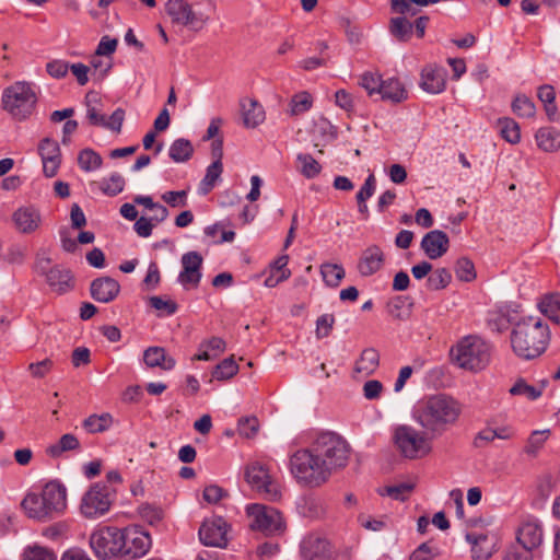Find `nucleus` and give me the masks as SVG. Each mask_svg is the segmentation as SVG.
<instances>
[{
	"label": "nucleus",
	"mask_w": 560,
	"mask_h": 560,
	"mask_svg": "<svg viewBox=\"0 0 560 560\" xmlns=\"http://www.w3.org/2000/svg\"><path fill=\"white\" fill-rule=\"evenodd\" d=\"M535 139L539 149L545 152H556L560 149V132L553 127H541Z\"/></svg>",
	"instance_id": "obj_31"
},
{
	"label": "nucleus",
	"mask_w": 560,
	"mask_h": 560,
	"mask_svg": "<svg viewBox=\"0 0 560 560\" xmlns=\"http://www.w3.org/2000/svg\"><path fill=\"white\" fill-rule=\"evenodd\" d=\"M382 78L377 73L364 72L360 77L359 84L368 92L370 96L378 94L382 88Z\"/></svg>",
	"instance_id": "obj_52"
},
{
	"label": "nucleus",
	"mask_w": 560,
	"mask_h": 560,
	"mask_svg": "<svg viewBox=\"0 0 560 560\" xmlns=\"http://www.w3.org/2000/svg\"><path fill=\"white\" fill-rule=\"evenodd\" d=\"M149 304L156 311L163 312L165 315H173L178 306L176 302L172 300H164L162 296H151L149 299Z\"/></svg>",
	"instance_id": "obj_57"
},
{
	"label": "nucleus",
	"mask_w": 560,
	"mask_h": 560,
	"mask_svg": "<svg viewBox=\"0 0 560 560\" xmlns=\"http://www.w3.org/2000/svg\"><path fill=\"white\" fill-rule=\"evenodd\" d=\"M165 11L173 24L195 32L200 31L206 23V20L196 13L186 0H168L165 4Z\"/></svg>",
	"instance_id": "obj_13"
},
{
	"label": "nucleus",
	"mask_w": 560,
	"mask_h": 560,
	"mask_svg": "<svg viewBox=\"0 0 560 560\" xmlns=\"http://www.w3.org/2000/svg\"><path fill=\"white\" fill-rule=\"evenodd\" d=\"M80 448V442L74 434L67 433L60 436L57 443L46 448V454L52 458H58L65 452L75 451Z\"/></svg>",
	"instance_id": "obj_32"
},
{
	"label": "nucleus",
	"mask_w": 560,
	"mask_h": 560,
	"mask_svg": "<svg viewBox=\"0 0 560 560\" xmlns=\"http://www.w3.org/2000/svg\"><path fill=\"white\" fill-rule=\"evenodd\" d=\"M299 513L304 517L315 520L324 515V508L317 499L304 497L299 504Z\"/></svg>",
	"instance_id": "obj_40"
},
{
	"label": "nucleus",
	"mask_w": 560,
	"mask_h": 560,
	"mask_svg": "<svg viewBox=\"0 0 560 560\" xmlns=\"http://www.w3.org/2000/svg\"><path fill=\"white\" fill-rule=\"evenodd\" d=\"M393 440L400 455L408 459L422 458L432 450L427 433L417 431L409 425L397 427Z\"/></svg>",
	"instance_id": "obj_8"
},
{
	"label": "nucleus",
	"mask_w": 560,
	"mask_h": 560,
	"mask_svg": "<svg viewBox=\"0 0 560 560\" xmlns=\"http://www.w3.org/2000/svg\"><path fill=\"white\" fill-rule=\"evenodd\" d=\"M38 154L43 162V173L46 177L57 175L61 164V150L56 140L44 138L38 143Z\"/></svg>",
	"instance_id": "obj_18"
},
{
	"label": "nucleus",
	"mask_w": 560,
	"mask_h": 560,
	"mask_svg": "<svg viewBox=\"0 0 560 560\" xmlns=\"http://www.w3.org/2000/svg\"><path fill=\"white\" fill-rule=\"evenodd\" d=\"M12 220L20 233L31 234L40 226L42 215L34 207H21L14 211Z\"/></svg>",
	"instance_id": "obj_23"
},
{
	"label": "nucleus",
	"mask_w": 560,
	"mask_h": 560,
	"mask_svg": "<svg viewBox=\"0 0 560 560\" xmlns=\"http://www.w3.org/2000/svg\"><path fill=\"white\" fill-rule=\"evenodd\" d=\"M539 308L550 319L560 324V294L545 296L539 303Z\"/></svg>",
	"instance_id": "obj_39"
},
{
	"label": "nucleus",
	"mask_w": 560,
	"mask_h": 560,
	"mask_svg": "<svg viewBox=\"0 0 560 560\" xmlns=\"http://www.w3.org/2000/svg\"><path fill=\"white\" fill-rule=\"evenodd\" d=\"M90 546L101 560L121 557L124 547L122 529L115 526L100 527L91 534Z\"/></svg>",
	"instance_id": "obj_9"
},
{
	"label": "nucleus",
	"mask_w": 560,
	"mask_h": 560,
	"mask_svg": "<svg viewBox=\"0 0 560 560\" xmlns=\"http://www.w3.org/2000/svg\"><path fill=\"white\" fill-rule=\"evenodd\" d=\"M462 404L446 394L428 397L418 409L417 420L423 429L441 435L455 425L462 415Z\"/></svg>",
	"instance_id": "obj_1"
},
{
	"label": "nucleus",
	"mask_w": 560,
	"mask_h": 560,
	"mask_svg": "<svg viewBox=\"0 0 560 560\" xmlns=\"http://www.w3.org/2000/svg\"><path fill=\"white\" fill-rule=\"evenodd\" d=\"M124 547L121 557L127 560H132L144 556L152 544L150 535L142 530L139 526L122 529Z\"/></svg>",
	"instance_id": "obj_15"
},
{
	"label": "nucleus",
	"mask_w": 560,
	"mask_h": 560,
	"mask_svg": "<svg viewBox=\"0 0 560 560\" xmlns=\"http://www.w3.org/2000/svg\"><path fill=\"white\" fill-rule=\"evenodd\" d=\"M452 361L460 369L477 372L490 362V346L478 336L463 337L451 348Z\"/></svg>",
	"instance_id": "obj_6"
},
{
	"label": "nucleus",
	"mask_w": 560,
	"mask_h": 560,
	"mask_svg": "<svg viewBox=\"0 0 560 560\" xmlns=\"http://www.w3.org/2000/svg\"><path fill=\"white\" fill-rule=\"evenodd\" d=\"M125 187V179L120 174H113L107 182H104L101 189L108 196H116L122 191Z\"/></svg>",
	"instance_id": "obj_55"
},
{
	"label": "nucleus",
	"mask_w": 560,
	"mask_h": 560,
	"mask_svg": "<svg viewBox=\"0 0 560 560\" xmlns=\"http://www.w3.org/2000/svg\"><path fill=\"white\" fill-rule=\"evenodd\" d=\"M516 541L527 549L535 550L542 542V528L537 521H525L517 529Z\"/></svg>",
	"instance_id": "obj_24"
},
{
	"label": "nucleus",
	"mask_w": 560,
	"mask_h": 560,
	"mask_svg": "<svg viewBox=\"0 0 560 560\" xmlns=\"http://www.w3.org/2000/svg\"><path fill=\"white\" fill-rule=\"evenodd\" d=\"M143 361L148 368H160L164 371L172 370L176 364L175 359L167 355L164 348L158 346L144 350Z\"/></svg>",
	"instance_id": "obj_27"
},
{
	"label": "nucleus",
	"mask_w": 560,
	"mask_h": 560,
	"mask_svg": "<svg viewBox=\"0 0 560 560\" xmlns=\"http://www.w3.org/2000/svg\"><path fill=\"white\" fill-rule=\"evenodd\" d=\"M50 264L49 258H42L37 262L39 273L46 276V281L51 291L63 294L74 288V278L72 272L61 266H55L48 269Z\"/></svg>",
	"instance_id": "obj_14"
},
{
	"label": "nucleus",
	"mask_w": 560,
	"mask_h": 560,
	"mask_svg": "<svg viewBox=\"0 0 560 560\" xmlns=\"http://www.w3.org/2000/svg\"><path fill=\"white\" fill-rule=\"evenodd\" d=\"M229 524L222 516L206 520L199 528L200 541L210 547L225 548L228 546Z\"/></svg>",
	"instance_id": "obj_16"
},
{
	"label": "nucleus",
	"mask_w": 560,
	"mask_h": 560,
	"mask_svg": "<svg viewBox=\"0 0 560 560\" xmlns=\"http://www.w3.org/2000/svg\"><path fill=\"white\" fill-rule=\"evenodd\" d=\"M298 162L301 173L307 178H314L322 171L320 164L311 154H299Z\"/></svg>",
	"instance_id": "obj_49"
},
{
	"label": "nucleus",
	"mask_w": 560,
	"mask_h": 560,
	"mask_svg": "<svg viewBox=\"0 0 560 560\" xmlns=\"http://www.w3.org/2000/svg\"><path fill=\"white\" fill-rule=\"evenodd\" d=\"M335 322V316L332 314H324L319 316L316 320V338L323 339L328 337L334 328Z\"/></svg>",
	"instance_id": "obj_54"
},
{
	"label": "nucleus",
	"mask_w": 560,
	"mask_h": 560,
	"mask_svg": "<svg viewBox=\"0 0 560 560\" xmlns=\"http://www.w3.org/2000/svg\"><path fill=\"white\" fill-rule=\"evenodd\" d=\"M499 125L501 126L502 137L510 143H518L521 140L520 127L512 118H500Z\"/></svg>",
	"instance_id": "obj_48"
},
{
	"label": "nucleus",
	"mask_w": 560,
	"mask_h": 560,
	"mask_svg": "<svg viewBox=\"0 0 560 560\" xmlns=\"http://www.w3.org/2000/svg\"><path fill=\"white\" fill-rule=\"evenodd\" d=\"M102 56H97L96 52L91 57L90 65L94 70V73L98 74V79L105 78L113 67L112 59L107 61L101 59Z\"/></svg>",
	"instance_id": "obj_62"
},
{
	"label": "nucleus",
	"mask_w": 560,
	"mask_h": 560,
	"mask_svg": "<svg viewBox=\"0 0 560 560\" xmlns=\"http://www.w3.org/2000/svg\"><path fill=\"white\" fill-rule=\"evenodd\" d=\"M202 261V256L198 252L184 254L182 256L183 270L178 276V281L183 285L191 284L194 288H197L201 279L200 268Z\"/></svg>",
	"instance_id": "obj_19"
},
{
	"label": "nucleus",
	"mask_w": 560,
	"mask_h": 560,
	"mask_svg": "<svg viewBox=\"0 0 560 560\" xmlns=\"http://www.w3.org/2000/svg\"><path fill=\"white\" fill-rule=\"evenodd\" d=\"M226 343L221 337H211L200 342L199 353L192 360L210 361L225 351Z\"/></svg>",
	"instance_id": "obj_29"
},
{
	"label": "nucleus",
	"mask_w": 560,
	"mask_h": 560,
	"mask_svg": "<svg viewBox=\"0 0 560 560\" xmlns=\"http://www.w3.org/2000/svg\"><path fill=\"white\" fill-rule=\"evenodd\" d=\"M313 104L312 95L308 92L295 94L290 102V114L292 116L301 115L307 112Z\"/></svg>",
	"instance_id": "obj_46"
},
{
	"label": "nucleus",
	"mask_w": 560,
	"mask_h": 560,
	"mask_svg": "<svg viewBox=\"0 0 560 560\" xmlns=\"http://www.w3.org/2000/svg\"><path fill=\"white\" fill-rule=\"evenodd\" d=\"M415 489L413 483H399L395 486H386L377 489V493L382 497H390L397 501H406Z\"/></svg>",
	"instance_id": "obj_38"
},
{
	"label": "nucleus",
	"mask_w": 560,
	"mask_h": 560,
	"mask_svg": "<svg viewBox=\"0 0 560 560\" xmlns=\"http://www.w3.org/2000/svg\"><path fill=\"white\" fill-rule=\"evenodd\" d=\"M331 475L343 469L350 458L351 447L338 433L324 431L316 435L310 444Z\"/></svg>",
	"instance_id": "obj_5"
},
{
	"label": "nucleus",
	"mask_w": 560,
	"mask_h": 560,
	"mask_svg": "<svg viewBox=\"0 0 560 560\" xmlns=\"http://www.w3.org/2000/svg\"><path fill=\"white\" fill-rule=\"evenodd\" d=\"M114 490L102 482H96L83 495L80 511L86 518H96L108 512L113 503Z\"/></svg>",
	"instance_id": "obj_12"
},
{
	"label": "nucleus",
	"mask_w": 560,
	"mask_h": 560,
	"mask_svg": "<svg viewBox=\"0 0 560 560\" xmlns=\"http://www.w3.org/2000/svg\"><path fill=\"white\" fill-rule=\"evenodd\" d=\"M27 517L47 522L60 516L67 509V489L57 480L47 482L40 492H30L21 502Z\"/></svg>",
	"instance_id": "obj_3"
},
{
	"label": "nucleus",
	"mask_w": 560,
	"mask_h": 560,
	"mask_svg": "<svg viewBox=\"0 0 560 560\" xmlns=\"http://www.w3.org/2000/svg\"><path fill=\"white\" fill-rule=\"evenodd\" d=\"M456 277L460 281L470 282L476 279L474 262L467 257H460L455 265Z\"/></svg>",
	"instance_id": "obj_50"
},
{
	"label": "nucleus",
	"mask_w": 560,
	"mask_h": 560,
	"mask_svg": "<svg viewBox=\"0 0 560 560\" xmlns=\"http://www.w3.org/2000/svg\"><path fill=\"white\" fill-rule=\"evenodd\" d=\"M512 110L520 117L529 118L536 113L535 104L525 95H517L512 103Z\"/></svg>",
	"instance_id": "obj_51"
},
{
	"label": "nucleus",
	"mask_w": 560,
	"mask_h": 560,
	"mask_svg": "<svg viewBox=\"0 0 560 560\" xmlns=\"http://www.w3.org/2000/svg\"><path fill=\"white\" fill-rule=\"evenodd\" d=\"M378 94H381L382 100L393 103H400L408 97L404 84L396 78L383 80Z\"/></svg>",
	"instance_id": "obj_30"
},
{
	"label": "nucleus",
	"mask_w": 560,
	"mask_h": 560,
	"mask_svg": "<svg viewBox=\"0 0 560 560\" xmlns=\"http://www.w3.org/2000/svg\"><path fill=\"white\" fill-rule=\"evenodd\" d=\"M380 365V353L374 348L364 349L355 361L353 372L364 376L372 375Z\"/></svg>",
	"instance_id": "obj_28"
},
{
	"label": "nucleus",
	"mask_w": 560,
	"mask_h": 560,
	"mask_svg": "<svg viewBox=\"0 0 560 560\" xmlns=\"http://www.w3.org/2000/svg\"><path fill=\"white\" fill-rule=\"evenodd\" d=\"M259 430V421L256 417H243L238 420L237 432L241 436L253 439Z\"/></svg>",
	"instance_id": "obj_53"
},
{
	"label": "nucleus",
	"mask_w": 560,
	"mask_h": 560,
	"mask_svg": "<svg viewBox=\"0 0 560 560\" xmlns=\"http://www.w3.org/2000/svg\"><path fill=\"white\" fill-rule=\"evenodd\" d=\"M244 475L250 488L258 492L264 499L272 502L280 500V486L273 480L264 465L257 462L248 464Z\"/></svg>",
	"instance_id": "obj_11"
},
{
	"label": "nucleus",
	"mask_w": 560,
	"mask_h": 560,
	"mask_svg": "<svg viewBox=\"0 0 560 560\" xmlns=\"http://www.w3.org/2000/svg\"><path fill=\"white\" fill-rule=\"evenodd\" d=\"M223 172L222 162L213 161L206 171V175L200 183V191L203 195L209 194L214 187L217 180L220 178Z\"/></svg>",
	"instance_id": "obj_37"
},
{
	"label": "nucleus",
	"mask_w": 560,
	"mask_h": 560,
	"mask_svg": "<svg viewBox=\"0 0 560 560\" xmlns=\"http://www.w3.org/2000/svg\"><path fill=\"white\" fill-rule=\"evenodd\" d=\"M37 96L31 83L19 81L3 91V108L16 120H25L35 109Z\"/></svg>",
	"instance_id": "obj_7"
},
{
	"label": "nucleus",
	"mask_w": 560,
	"mask_h": 560,
	"mask_svg": "<svg viewBox=\"0 0 560 560\" xmlns=\"http://www.w3.org/2000/svg\"><path fill=\"white\" fill-rule=\"evenodd\" d=\"M52 366L54 362L47 358L39 362L30 363L27 370L33 377L43 378L52 370Z\"/></svg>",
	"instance_id": "obj_59"
},
{
	"label": "nucleus",
	"mask_w": 560,
	"mask_h": 560,
	"mask_svg": "<svg viewBox=\"0 0 560 560\" xmlns=\"http://www.w3.org/2000/svg\"><path fill=\"white\" fill-rule=\"evenodd\" d=\"M243 124L246 128H256L265 120L264 107L252 98H243L240 102Z\"/></svg>",
	"instance_id": "obj_26"
},
{
	"label": "nucleus",
	"mask_w": 560,
	"mask_h": 560,
	"mask_svg": "<svg viewBox=\"0 0 560 560\" xmlns=\"http://www.w3.org/2000/svg\"><path fill=\"white\" fill-rule=\"evenodd\" d=\"M246 512L252 518L250 527L253 529H258L266 535L281 534L285 529L283 516L275 508L254 503L247 505Z\"/></svg>",
	"instance_id": "obj_10"
},
{
	"label": "nucleus",
	"mask_w": 560,
	"mask_h": 560,
	"mask_svg": "<svg viewBox=\"0 0 560 560\" xmlns=\"http://www.w3.org/2000/svg\"><path fill=\"white\" fill-rule=\"evenodd\" d=\"M98 94L96 92L90 91L85 95L86 103V116L91 125L93 126H103L105 124V115L98 113V110L92 106V103L98 102Z\"/></svg>",
	"instance_id": "obj_47"
},
{
	"label": "nucleus",
	"mask_w": 560,
	"mask_h": 560,
	"mask_svg": "<svg viewBox=\"0 0 560 560\" xmlns=\"http://www.w3.org/2000/svg\"><path fill=\"white\" fill-rule=\"evenodd\" d=\"M119 292V283L108 276L94 279L90 285L91 296L101 303H109L114 301Z\"/></svg>",
	"instance_id": "obj_22"
},
{
	"label": "nucleus",
	"mask_w": 560,
	"mask_h": 560,
	"mask_svg": "<svg viewBox=\"0 0 560 560\" xmlns=\"http://www.w3.org/2000/svg\"><path fill=\"white\" fill-rule=\"evenodd\" d=\"M139 513L141 517L148 522L150 525H155L161 522L163 517L162 510L149 504L142 505L139 509Z\"/></svg>",
	"instance_id": "obj_63"
},
{
	"label": "nucleus",
	"mask_w": 560,
	"mask_h": 560,
	"mask_svg": "<svg viewBox=\"0 0 560 560\" xmlns=\"http://www.w3.org/2000/svg\"><path fill=\"white\" fill-rule=\"evenodd\" d=\"M320 273L325 283L329 287H338L345 278V269L341 265L325 262L320 266Z\"/></svg>",
	"instance_id": "obj_36"
},
{
	"label": "nucleus",
	"mask_w": 560,
	"mask_h": 560,
	"mask_svg": "<svg viewBox=\"0 0 560 560\" xmlns=\"http://www.w3.org/2000/svg\"><path fill=\"white\" fill-rule=\"evenodd\" d=\"M452 281V275L446 268H439L428 277L427 288L432 291L445 289Z\"/></svg>",
	"instance_id": "obj_44"
},
{
	"label": "nucleus",
	"mask_w": 560,
	"mask_h": 560,
	"mask_svg": "<svg viewBox=\"0 0 560 560\" xmlns=\"http://www.w3.org/2000/svg\"><path fill=\"white\" fill-rule=\"evenodd\" d=\"M376 180L374 174H370L365 179V183L358 191L355 199L357 201L366 202V200L373 196L375 191Z\"/></svg>",
	"instance_id": "obj_64"
},
{
	"label": "nucleus",
	"mask_w": 560,
	"mask_h": 560,
	"mask_svg": "<svg viewBox=\"0 0 560 560\" xmlns=\"http://www.w3.org/2000/svg\"><path fill=\"white\" fill-rule=\"evenodd\" d=\"M548 325L540 317L528 316L518 320L511 332V346L514 353L524 360L541 355L549 342Z\"/></svg>",
	"instance_id": "obj_2"
},
{
	"label": "nucleus",
	"mask_w": 560,
	"mask_h": 560,
	"mask_svg": "<svg viewBox=\"0 0 560 560\" xmlns=\"http://www.w3.org/2000/svg\"><path fill=\"white\" fill-rule=\"evenodd\" d=\"M385 255L381 247L371 245L362 252L357 268L362 277H370L383 267Z\"/></svg>",
	"instance_id": "obj_21"
},
{
	"label": "nucleus",
	"mask_w": 560,
	"mask_h": 560,
	"mask_svg": "<svg viewBox=\"0 0 560 560\" xmlns=\"http://www.w3.org/2000/svg\"><path fill=\"white\" fill-rule=\"evenodd\" d=\"M290 471L299 485L308 488L322 487L332 476L310 445L291 455Z\"/></svg>",
	"instance_id": "obj_4"
},
{
	"label": "nucleus",
	"mask_w": 560,
	"mask_h": 560,
	"mask_svg": "<svg viewBox=\"0 0 560 560\" xmlns=\"http://www.w3.org/2000/svg\"><path fill=\"white\" fill-rule=\"evenodd\" d=\"M512 396H525L529 400H535L541 396V388H537L526 383L524 378H518L510 388Z\"/></svg>",
	"instance_id": "obj_45"
},
{
	"label": "nucleus",
	"mask_w": 560,
	"mask_h": 560,
	"mask_svg": "<svg viewBox=\"0 0 560 560\" xmlns=\"http://www.w3.org/2000/svg\"><path fill=\"white\" fill-rule=\"evenodd\" d=\"M24 557L26 560H57V556L50 549L40 546L28 547Z\"/></svg>",
	"instance_id": "obj_56"
},
{
	"label": "nucleus",
	"mask_w": 560,
	"mask_h": 560,
	"mask_svg": "<svg viewBox=\"0 0 560 560\" xmlns=\"http://www.w3.org/2000/svg\"><path fill=\"white\" fill-rule=\"evenodd\" d=\"M192 154L194 147L188 139H176L170 147V158L176 163L187 162Z\"/></svg>",
	"instance_id": "obj_34"
},
{
	"label": "nucleus",
	"mask_w": 560,
	"mask_h": 560,
	"mask_svg": "<svg viewBox=\"0 0 560 560\" xmlns=\"http://www.w3.org/2000/svg\"><path fill=\"white\" fill-rule=\"evenodd\" d=\"M445 71L428 66L421 72L420 86L428 93L438 94L445 90Z\"/></svg>",
	"instance_id": "obj_25"
},
{
	"label": "nucleus",
	"mask_w": 560,
	"mask_h": 560,
	"mask_svg": "<svg viewBox=\"0 0 560 560\" xmlns=\"http://www.w3.org/2000/svg\"><path fill=\"white\" fill-rule=\"evenodd\" d=\"M332 552L329 540L318 534H308L300 544L302 560H330Z\"/></svg>",
	"instance_id": "obj_17"
},
{
	"label": "nucleus",
	"mask_w": 560,
	"mask_h": 560,
	"mask_svg": "<svg viewBox=\"0 0 560 560\" xmlns=\"http://www.w3.org/2000/svg\"><path fill=\"white\" fill-rule=\"evenodd\" d=\"M238 372V365L233 355L221 361L212 371V377L218 381H226Z\"/></svg>",
	"instance_id": "obj_43"
},
{
	"label": "nucleus",
	"mask_w": 560,
	"mask_h": 560,
	"mask_svg": "<svg viewBox=\"0 0 560 560\" xmlns=\"http://www.w3.org/2000/svg\"><path fill=\"white\" fill-rule=\"evenodd\" d=\"M389 32L399 42H408L413 32V25L405 16L392 18Z\"/></svg>",
	"instance_id": "obj_35"
},
{
	"label": "nucleus",
	"mask_w": 560,
	"mask_h": 560,
	"mask_svg": "<svg viewBox=\"0 0 560 560\" xmlns=\"http://www.w3.org/2000/svg\"><path fill=\"white\" fill-rule=\"evenodd\" d=\"M533 550L516 542L508 548L503 560H533Z\"/></svg>",
	"instance_id": "obj_58"
},
{
	"label": "nucleus",
	"mask_w": 560,
	"mask_h": 560,
	"mask_svg": "<svg viewBox=\"0 0 560 560\" xmlns=\"http://www.w3.org/2000/svg\"><path fill=\"white\" fill-rule=\"evenodd\" d=\"M102 162V156L92 149H83L78 155V164L85 172L97 170Z\"/></svg>",
	"instance_id": "obj_42"
},
{
	"label": "nucleus",
	"mask_w": 560,
	"mask_h": 560,
	"mask_svg": "<svg viewBox=\"0 0 560 560\" xmlns=\"http://www.w3.org/2000/svg\"><path fill=\"white\" fill-rule=\"evenodd\" d=\"M161 198L164 202L173 208L185 207L187 205L186 190L166 191L161 196Z\"/></svg>",
	"instance_id": "obj_61"
},
{
	"label": "nucleus",
	"mask_w": 560,
	"mask_h": 560,
	"mask_svg": "<svg viewBox=\"0 0 560 560\" xmlns=\"http://www.w3.org/2000/svg\"><path fill=\"white\" fill-rule=\"evenodd\" d=\"M114 422L110 413L104 412L102 415H91L83 420L82 427L91 434L102 433L107 431Z\"/></svg>",
	"instance_id": "obj_33"
},
{
	"label": "nucleus",
	"mask_w": 560,
	"mask_h": 560,
	"mask_svg": "<svg viewBox=\"0 0 560 560\" xmlns=\"http://www.w3.org/2000/svg\"><path fill=\"white\" fill-rule=\"evenodd\" d=\"M420 246L428 258L438 259L448 250L450 238L445 232L432 230L422 237Z\"/></svg>",
	"instance_id": "obj_20"
},
{
	"label": "nucleus",
	"mask_w": 560,
	"mask_h": 560,
	"mask_svg": "<svg viewBox=\"0 0 560 560\" xmlns=\"http://www.w3.org/2000/svg\"><path fill=\"white\" fill-rule=\"evenodd\" d=\"M69 68L70 65L67 61L60 59L51 60L46 65L47 73L55 79L65 78L69 71Z\"/></svg>",
	"instance_id": "obj_60"
},
{
	"label": "nucleus",
	"mask_w": 560,
	"mask_h": 560,
	"mask_svg": "<svg viewBox=\"0 0 560 560\" xmlns=\"http://www.w3.org/2000/svg\"><path fill=\"white\" fill-rule=\"evenodd\" d=\"M466 539L471 544V552L472 558L475 560H487L491 557L492 551L490 548L481 547V544L488 541V537L486 535H475L472 533H468L466 535Z\"/></svg>",
	"instance_id": "obj_41"
}]
</instances>
